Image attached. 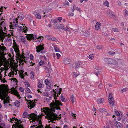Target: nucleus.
<instances>
[{"label":"nucleus","mask_w":128,"mask_h":128,"mask_svg":"<svg viewBox=\"0 0 128 128\" xmlns=\"http://www.w3.org/2000/svg\"><path fill=\"white\" fill-rule=\"evenodd\" d=\"M53 92H54V100L50 104V107L51 108L52 112H48L46 116H45V118L48 120H58V118L60 119L61 118L60 116L61 114L58 117V115L56 114L55 113H53V112H55V110H61L60 108L59 107L60 105L62 106V104L58 100H56V97L58 96V95H60L61 92L62 91V89L60 88L58 92L56 93L54 91V90L52 89Z\"/></svg>","instance_id":"1"},{"label":"nucleus","mask_w":128,"mask_h":128,"mask_svg":"<svg viewBox=\"0 0 128 128\" xmlns=\"http://www.w3.org/2000/svg\"><path fill=\"white\" fill-rule=\"evenodd\" d=\"M22 116L24 118H28L30 120H32L30 121V122H34V124L35 125H33V126H36L37 125V124L38 125L41 124V120L38 119L37 116L34 113L28 115L27 112H24Z\"/></svg>","instance_id":"2"},{"label":"nucleus","mask_w":128,"mask_h":128,"mask_svg":"<svg viewBox=\"0 0 128 128\" xmlns=\"http://www.w3.org/2000/svg\"><path fill=\"white\" fill-rule=\"evenodd\" d=\"M13 42H14L13 43L14 48L16 53V57L17 58V59L18 60H19L21 62H25L26 63L27 61H26V60L25 59L26 58L24 55H21L19 53V50L18 48V46L15 40H13Z\"/></svg>","instance_id":"3"},{"label":"nucleus","mask_w":128,"mask_h":128,"mask_svg":"<svg viewBox=\"0 0 128 128\" xmlns=\"http://www.w3.org/2000/svg\"><path fill=\"white\" fill-rule=\"evenodd\" d=\"M8 92L6 91L4 88L2 86H0V97L2 100H4V104L8 102Z\"/></svg>","instance_id":"4"},{"label":"nucleus","mask_w":128,"mask_h":128,"mask_svg":"<svg viewBox=\"0 0 128 128\" xmlns=\"http://www.w3.org/2000/svg\"><path fill=\"white\" fill-rule=\"evenodd\" d=\"M14 119L17 122H16V124H13L12 126V128H24L23 126L21 124V123L22 122H21L20 120H18L17 119H16L14 117L10 118V122H12V120Z\"/></svg>","instance_id":"5"},{"label":"nucleus","mask_w":128,"mask_h":128,"mask_svg":"<svg viewBox=\"0 0 128 128\" xmlns=\"http://www.w3.org/2000/svg\"><path fill=\"white\" fill-rule=\"evenodd\" d=\"M27 38L29 40H31L32 39L34 40L37 39L40 42H42L44 39L43 37L42 36H40L37 37L35 36L34 37V35L31 34H29L28 36H27Z\"/></svg>","instance_id":"6"},{"label":"nucleus","mask_w":128,"mask_h":128,"mask_svg":"<svg viewBox=\"0 0 128 128\" xmlns=\"http://www.w3.org/2000/svg\"><path fill=\"white\" fill-rule=\"evenodd\" d=\"M104 61L106 64H112L116 67L118 66V62L113 59L105 58L104 59Z\"/></svg>","instance_id":"7"},{"label":"nucleus","mask_w":128,"mask_h":128,"mask_svg":"<svg viewBox=\"0 0 128 128\" xmlns=\"http://www.w3.org/2000/svg\"><path fill=\"white\" fill-rule=\"evenodd\" d=\"M52 22L54 26L57 29H62L63 24H58V20H54Z\"/></svg>","instance_id":"8"},{"label":"nucleus","mask_w":128,"mask_h":128,"mask_svg":"<svg viewBox=\"0 0 128 128\" xmlns=\"http://www.w3.org/2000/svg\"><path fill=\"white\" fill-rule=\"evenodd\" d=\"M44 83L46 85L47 88L50 89L52 88L53 86L52 82H49L48 80L46 79L44 80Z\"/></svg>","instance_id":"9"},{"label":"nucleus","mask_w":128,"mask_h":128,"mask_svg":"<svg viewBox=\"0 0 128 128\" xmlns=\"http://www.w3.org/2000/svg\"><path fill=\"white\" fill-rule=\"evenodd\" d=\"M26 38H27V36H26ZM20 39L21 41L22 42L24 43V44L26 45V46H28V40L27 39V40H26V39L23 36H21L20 37Z\"/></svg>","instance_id":"10"},{"label":"nucleus","mask_w":128,"mask_h":128,"mask_svg":"<svg viewBox=\"0 0 128 128\" xmlns=\"http://www.w3.org/2000/svg\"><path fill=\"white\" fill-rule=\"evenodd\" d=\"M1 45L2 46H0V55L3 54L4 51H6V47L3 46V44H2Z\"/></svg>","instance_id":"11"},{"label":"nucleus","mask_w":128,"mask_h":128,"mask_svg":"<svg viewBox=\"0 0 128 128\" xmlns=\"http://www.w3.org/2000/svg\"><path fill=\"white\" fill-rule=\"evenodd\" d=\"M43 45H44L43 44H40L38 46H37L36 47V51L38 52H39L40 51L43 50L44 48V47H43Z\"/></svg>","instance_id":"12"},{"label":"nucleus","mask_w":128,"mask_h":128,"mask_svg":"<svg viewBox=\"0 0 128 128\" xmlns=\"http://www.w3.org/2000/svg\"><path fill=\"white\" fill-rule=\"evenodd\" d=\"M28 103H29V105L28 106V108H29L30 107V109L34 107L35 105V104L33 102V100L32 101L31 100H29Z\"/></svg>","instance_id":"13"},{"label":"nucleus","mask_w":128,"mask_h":128,"mask_svg":"<svg viewBox=\"0 0 128 128\" xmlns=\"http://www.w3.org/2000/svg\"><path fill=\"white\" fill-rule=\"evenodd\" d=\"M1 31H2V33L1 34H0V36H2V38H5L6 37H8L10 38V37L11 36V35L10 34H6L4 33L3 32V30H2Z\"/></svg>","instance_id":"14"},{"label":"nucleus","mask_w":128,"mask_h":128,"mask_svg":"<svg viewBox=\"0 0 128 128\" xmlns=\"http://www.w3.org/2000/svg\"><path fill=\"white\" fill-rule=\"evenodd\" d=\"M45 37L49 40H52L55 41L57 40L56 38L50 36L46 35L45 36Z\"/></svg>","instance_id":"15"},{"label":"nucleus","mask_w":128,"mask_h":128,"mask_svg":"<svg viewBox=\"0 0 128 128\" xmlns=\"http://www.w3.org/2000/svg\"><path fill=\"white\" fill-rule=\"evenodd\" d=\"M70 60L69 58H64L63 60L64 63L65 64H70Z\"/></svg>","instance_id":"16"},{"label":"nucleus","mask_w":128,"mask_h":128,"mask_svg":"<svg viewBox=\"0 0 128 128\" xmlns=\"http://www.w3.org/2000/svg\"><path fill=\"white\" fill-rule=\"evenodd\" d=\"M101 23L99 22H97L95 26V29L96 30H98L100 29Z\"/></svg>","instance_id":"17"},{"label":"nucleus","mask_w":128,"mask_h":128,"mask_svg":"<svg viewBox=\"0 0 128 128\" xmlns=\"http://www.w3.org/2000/svg\"><path fill=\"white\" fill-rule=\"evenodd\" d=\"M24 18V15L21 13H20L19 14V16H18L17 19H18L20 20H22Z\"/></svg>","instance_id":"18"},{"label":"nucleus","mask_w":128,"mask_h":128,"mask_svg":"<svg viewBox=\"0 0 128 128\" xmlns=\"http://www.w3.org/2000/svg\"><path fill=\"white\" fill-rule=\"evenodd\" d=\"M65 31L66 32V35L68 36H70L72 35L71 31L68 28H67V29Z\"/></svg>","instance_id":"19"},{"label":"nucleus","mask_w":128,"mask_h":128,"mask_svg":"<svg viewBox=\"0 0 128 128\" xmlns=\"http://www.w3.org/2000/svg\"><path fill=\"white\" fill-rule=\"evenodd\" d=\"M80 66L81 65L80 63L78 62H76L75 63V66L74 67L76 69H77L78 68L80 67Z\"/></svg>","instance_id":"20"},{"label":"nucleus","mask_w":128,"mask_h":128,"mask_svg":"<svg viewBox=\"0 0 128 128\" xmlns=\"http://www.w3.org/2000/svg\"><path fill=\"white\" fill-rule=\"evenodd\" d=\"M104 99L103 98H98L97 100V102L98 104H100L103 102Z\"/></svg>","instance_id":"21"},{"label":"nucleus","mask_w":128,"mask_h":128,"mask_svg":"<svg viewBox=\"0 0 128 128\" xmlns=\"http://www.w3.org/2000/svg\"><path fill=\"white\" fill-rule=\"evenodd\" d=\"M112 99L109 100V102L110 105L113 106L114 103V98H111Z\"/></svg>","instance_id":"22"},{"label":"nucleus","mask_w":128,"mask_h":128,"mask_svg":"<svg viewBox=\"0 0 128 128\" xmlns=\"http://www.w3.org/2000/svg\"><path fill=\"white\" fill-rule=\"evenodd\" d=\"M10 28H14L13 27H18L17 24H14L13 23V24H12V23L10 22Z\"/></svg>","instance_id":"23"},{"label":"nucleus","mask_w":128,"mask_h":128,"mask_svg":"<svg viewBox=\"0 0 128 128\" xmlns=\"http://www.w3.org/2000/svg\"><path fill=\"white\" fill-rule=\"evenodd\" d=\"M98 110L100 112H107V110L106 109L103 108H99Z\"/></svg>","instance_id":"24"},{"label":"nucleus","mask_w":128,"mask_h":128,"mask_svg":"<svg viewBox=\"0 0 128 128\" xmlns=\"http://www.w3.org/2000/svg\"><path fill=\"white\" fill-rule=\"evenodd\" d=\"M24 71L21 70H20V76L23 79L24 75L23 74V73L24 72Z\"/></svg>","instance_id":"25"},{"label":"nucleus","mask_w":128,"mask_h":128,"mask_svg":"<svg viewBox=\"0 0 128 128\" xmlns=\"http://www.w3.org/2000/svg\"><path fill=\"white\" fill-rule=\"evenodd\" d=\"M34 15L36 16V17L38 18V19H41V16L40 14H38L37 12H36L34 13Z\"/></svg>","instance_id":"26"},{"label":"nucleus","mask_w":128,"mask_h":128,"mask_svg":"<svg viewBox=\"0 0 128 128\" xmlns=\"http://www.w3.org/2000/svg\"><path fill=\"white\" fill-rule=\"evenodd\" d=\"M70 99L72 103H74L76 100V99L73 95H72L70 98Z\"/></svg>","instance_id":"27"},{"label":"nucleus","mask_w":128,"mask_h":128,"mask_svg":"<svg viewBox=\"0 0 128 128\" xmlns=\"http://www.w3.org/2000/svg\"><path fill=\"white\" fill-rule=\"evenodd\" d=\"M18 28H20V29H23V31H24L25 32H26L27 30H28L26 28V27H25L24 26H23V28L21 26H18Z\"/></svg>","instance_id":"28"},{"label":"nucleus","mask_w":128,"mask_h":128,"mask_svg":"<svg viewBox=\"0 0 128 128\" xmlns=\"http://www.w3.org/2000/svg\"><path fill=\"white\" fill-rule=\"evenodd\" d=\"M15 105L17 107H18L20 104V102L18 100L14 102Z\"/></svg>","instance_id":"29"},{"label":"nucleus","mask_w":128,"mask_h":128,"mask_svg":"<svg viewBox=\"0 0 128 128\" xmlns=\"http://www.w3.org/2000/svg\"><path fill=\"white\" fill-rule=\"evenodd\" d=\"M89 33L88 32H84V33H83V32H82V33H81V34H82V35L84 36H88L89 35Z\"/></svg>","instance_id":"30"},{"label":"nucleus","mask_w":128,"mask_h":128,"mask_svg":"<svg viewBox=\"0 0 128 128\" xmlns=\"http://www.w3.org/2000/svg\"><path fill=\"white\" fill-rule=\"evenodd\" d=\"M103 4L105 6H106L108 7H109V3L107 0L106 1L103 3Z\"/></svg>","instance_id":"31"},{"label":"nucleus","mask_w":128,"mask_h":128,"mask_svg":"<svg viewBox=\"0 0 128 128\" xmlns=\"http://www.w3.org/2000/svg\"><path fill=\"white\" fill-rule=\"evenodd\" d=\"M94 57V54H90L88 56V58L89 59L92 60Z\"/></svg>","instance_id":"32"},{"label":"nucleus","mask_w":128,"mask_h":128,"mask_svg":"<svg viewBox=\"0 0 128 128\" xmlns=\"http://www.w3.org/2000/svg\"><path fill=\"white\" fill-rule=\"evenodd\" d=\"M43 83L42 82H39L38 83V87L39 88H41L42 87V84Z\"/></svg>","instance_id":"33"},{"label":"nucleus","mask_w":128,"mask_h":128,"mask_svg":"<svg viewBox=\"0 0 128 128\" xmlns=\"http://www.w3.org/2000/svg\"><path fill=\"white\" fill-rule=\"evenodd\" d=\"M128 90L127 88H125L122 89L121 90V92L122 93L124 92H126Z\"/></svg>","instance_id":"34"},{"label":"nucleus","mask_w":128,"mask_h":128,"mask_svg":"<svg viewBox=\"0 0 128 128\" xmlns=\"http://www.w3.org/2000/svg\"><path fill=\"white\" fill-rule=\"evenodd\" d=\"M112 30H113L115 32H118L119 31H118V29L116 28H112Z\"/></svg>","instance_id":"35"},{"label":"nucleus","mask_w":128,"mask_h":128,"mask_svg":"<svg viewBox=\"0 0 128 128\" xmlns=\"http://www.w3.org/2000/svg\"><path fill=\"white\" fill-rule=\"evenodd\" d=\"M13 71L14 72V74H16L17 73V69H16V68L14 67L13 68Z\"/></svg>","instance_id":"36"},{"label":"nucleus","mask_w":128,"mask_h":128,"mask_svg":"<svg viewBox=\"0 0 128 128\" xmlns=\"http://www.w3.org/2000/svg\"><path fill=\"white\" fill-rule=\"evenodd\" d=\"M75 77H76L78 76L79 75V73L76 72H74L73 73Z\"/></svg>","instance_id":"37"},{"label":"nucleus","mask_w":128,"mask_h":128,"mask_svg":"<svg viewBox=\"0 0 128 128\" xmlns=\"http://www.w3.org/2000/svg\"><path fill=\"white\" fill-rule=\"evenodd\" d=\"M108 16L110 17H112L114 16V14L113 12H110L109 13Z\"/></svg>","instance_id":"38"},{"label":"nucleus","mask_w":128,"mask_h":128,"mask_svg":"<svg viewBox=\"0 0 128 128\" xmlns=\"http://www.w3.org/2000/svg\"><path fill=\"white\" fill-rule=\"evenodd\" d=\"M14 94L16 96L18 97H19V98H20V95L18 94V93L17 92H15L14 93Z\"/></svg>","instance_id":"39"},{"label":"nucleus","mask_w":128,"mask_h":128,"mask_svg":"<svg viewBox=\"0 0 128 128\" xmlns=\"http://www.w3.org/2000/svg\"><path fill=\"white\" fill-rule=\"evenodd\" d=\"M44 64V61L42 60H40L39 63V64L40 66L43 65Z\"/></svg>","instance_id":"40"},{"label":"nucleus","mask_w":128,"mask_h":128,"mask_svg":"<svg viewBox=\"0 0 128 128\" xmlns=\"http://www.w3.org/2000/svg\"><path fill=\"white\" fill-rule=\"evenodd\" d=\"M18 20V19H17V18H16V20L14 19L13 20V23H14V24H18V21H17V20Z\"/></svg>","instance_id":"41"},{"label":"nucleus","mask_w":128,"mask_h":128,"mask_svg":"<svg viewBox=\"0 0 128 128\" xmlns=\"http://www.w3.org/2000/svg\"><path fill=\"white\" fill-rule=\"evenodd\" d=\"M98 50H102V46L98 45L96 46Z\"/></svg>","instance_id":"42"},{"label":"nucleus","mask_w":128,"mask_h":128,"mask_svg":"<svg viewBox=\"0 0 128 128\" xmlns=\"http://www.w3.org/2000/svg\"><path fill=\"white\" fill-rule=\"evenodd\" d=\"M31 74V78L32 79H33L34 78V73L32 72H31L30 73Z\"/></svg>","instance_id":"43"},{"label":"nucleus","mask_w":128,"mask_h":128,"mask_svg":"<svg viewBox=\"0 0 128 128\" xmlns=\"http://www.w3.org/2000/svg\"><path fill=\"white\" fill-rule=\"evenodd\" d=\"M112 93H110L108 96V100L112 99L111 98H114L112 97Z\"/></svg>","instance_id":"44"},{"label":"nucleus","mask_w":128,"mask_h":128,"mask_svg":"<svg viewBox=\"0 0 128 128\" xmlns=\"http://www.w3.org/2000/svg\"><path fill=\"white\" fill-rule=\"evenodd\" d=\"M14 72L12 70L11 72H10L8 74V76H11L14 75Z\"/></svg>","instance_id":"45"},{"label":"nucleus","mask_w":128,"mask_h":128,"mask_svg":"<svg viewBox=\"0 0 128 128\" xmlns=\"http://www.w3.org/2000/svg\"><path fill=\"white\" fill-rule=\"evenodd\" d=\"M24 84L26 86L29 87L30 86V84L28 82H24Z\"/></svg>","instance_id":"46"},{"label":"nucleus","mask_w":128,"mask_h":128,"mask_svg":"<svg viewBox=\"0 0 128 128\" xmlns=\"http://www.w3.org/2000/svg\"><path fill=\"white\" fill-rule=\"evenodd\" d=\"M61 96H62V95H61ZM60 99H61V100H62V102H65V100H64L65 98L63 96H61V97H60Z\"/></svg>","instance_id":"47"},{"label":"nucleus","mask_w":128,"mask_h":128,"mask_svg":"<svg viewBox=\"0 0 128 128\" xmlns=\"http://www.w3.org/2000/svg\"><path fill=\"white\" fill-rule=\"evenodd\" d=\"M6 37L5 38V40H6L8 42H9L11 40L10 38V37Z\"/></svg>","instance_id":"48"},{"label":"nucleus","mask_w":128,"mask_h":128,"mask_svg":"<svg viewBox=\"0 0 128 128\" xmlns=\"http://www.w3.org/2000/svg\"><path fill=\"white\" fill-rule=\"evenodd\" d=\"M108 53L111 55H113L115 54V52H108Z\"/></svg>","instance_id":"49"},{"label":"nucleus","mask_w":128,"mask_h":128,"mask_svg":"<svg viewBox=\"0 0 128 128\" xmlns=\"http://www.w3.org/2000/svg\"><path fill=\"white\" fill-rule=\"evenodd\" d=\"M68 28V27L67 26H65L63 25V28H62V30L65 31L67 29V28Z\"/></svg>","instance_id":"50"},{"label":"nucleus","mask_w":128,"mask_h":128,"mask_svg":"<svg viewBox=\"0 0 128 128\" xmlns=\"http://www.w3.org/2000/svg\"><path fill=\"white\" fill-rule=\"evenodd\" d=\"M69 3L68 2L66 1L64 4V6H69Z\"/></svg>","instance_id":"51"},{"label":"nucleus","mask_w":128,"mask_h":128,"mask_svg":"<svg viewBox=\"0 0 128 128\" xmlns=\"http://www.w3.org/2000/svg\"><path fill=\"white\" fill-rule=\"evenodd\" d=\"M76 8V6L75 4H73V5L72 9V12H73L74 11L75 9V8Z\"/></svg>","instance_id":"52"},{"label":"nucleus","mask_w":128,"mask_h":128,"mask_svg":"<svg viewBox=\"0 0 128 128\" xmlns=\"http://www.w3.org/2000/svg\"><path fill=\"white\" fill-rule=\"evenodd\" d=\"M56 55L57 56V59H58L60 57L61 55L60 54L58 53H56Z\"/></svg>","instance_id":"53"},{"label":"nucleus","mask_w":128,"mask_h":128,"mask_svg":"<svg viewBox=\"0 0 128 128\" xmlns=\"http://www.w3.org/2000/svg\"><path fill=\"white\" fill-rule=\"evenodd\" d=\"M115 113L116 114V115L117 116H119L120 115V113L118 111H116L115 112Z\"/></svg>","instance_id":"54"},{"label":"nucleus","mask_w":128,"mask_h":128,"mask_svg":"<svg viewBox=\"0 0 128 128\" xmlns=\"http://www.w3.org/2000/svg\"><path fill=\"white\" fill-rule=\"evenodd\" d=\"M33 58L34 56L32 54H30V59L31 60H33Z\"/></svg>","instance_id":"55"},{"label":"nucleus","mask_w":128,"mask_h":128,"mask_svg":"<svg viewBox=\"0 0 128 128\" xmlns=\"http://www.w3.org/2000/svg\"><path fill=\"white\" fill-rule=\"evenodd\" d=\"M62 18L61 17H59L58 18V20H56L58 21V23H59V22H60L62 20Z\"/></svg>","instance_id":"56"},{"label":"nucleus","mask_w":128,"mask_h":128,"mask_svg":"<svg viewBox=\"0 0 128 128\" xmlns=\"http://www.w3.org/2000/svg\"><path fill=\"white\" fill-rule=\"evenodd\" d=\"M54 49L55 52H59V50L56 47H54Z\"/></svg>","instance_id":"57"},{"label":"nucleus","mask_w":128,"mask_h":128,"mask_svg":"<svg viewBox=\"0 0 128 128\" xmlns=\"http://www.w3.org/2000/svg\"><path fill=\"white\" fill-rule=\"evenodd\" d=\"M76 10L79 11L80 13L81 12V9L80 8L78 7H76Z\"/></svg>","instance_id":"58"},{"label":"nucleus","mask_w":128,"mask_h":128,"mask_svg":"<svg viewBox=\"0 0 128 128\" xmlns=\"http://www.w3.org/2000/svg\"><path fill=\"white\" fill-rule=\"evenodd\" d=\"M124 15L126 16H128V11L126 10H125Z\"/></svg>","instance_id":"59"},{"label":"nucleus","mask_w":128,"mask_h":128,"mask_svg":"<svg viewBox=\"0 0 128 128\" xmlns=\"http://www.w3.org/2000/svg\"><path fill=\"white\" fill-rule=\"evenodd\" d=\"M74 14L72 12H70L69 13V16H74Z\"/></svg>","instance_id":"60"},{"label":"nucleus","mask_w":128,"mask_h":128,"mask_svg":"<svg viewBox=\"0 0 128 128\" xmlns=\"http://www.w3.org/2000/svg\"><path fill=\"white\" fill-rule=\"evenodd\" d=\"M19 90L21 92H23L24 91V88L22 87H20L19 88Z\"/></svg>","instance_id":"61"},{"label":"nucleus","mask_w":128,"mask_h":128,"mask_svg":"<svg viewBox=\"0 0 128 128\" xmlns=\"http://www.w3.org/2000/svg\"><path fill=\"white\" fill-rule=\"evenodd\" d=\"M26 91L28 93H30V89L28 88H26Z\"/></svg>","instance_id":"62"},{"label":"nucleus","mask_w":128,"mask_h":128,"mask_svg":"<svg viewBox=\"0 0 128 128\" xmlns=\"http://www.w3.org/2000/svg\"><path fill=\"white\" fill-rule=\"evenodd\" d=\"M102 85L101 84H100L98 86V87L100 88H102Z\"/></svg>","instance_id":"63"},{"label":"nucleus","mask_w":128,"mask_h":128,"mask_svg":"<svg viewBox=\"0 0 128 128\" xmlns=\"http://www.w3.org/2000/svg\"><path fill=\"white\" fill-rule=\"evenodd\" d=\"M118 5L119 6H121L122 5V4L121 3V2L119 1H118Z\"/></svg>","instance_id":"64"}]
</instances>
